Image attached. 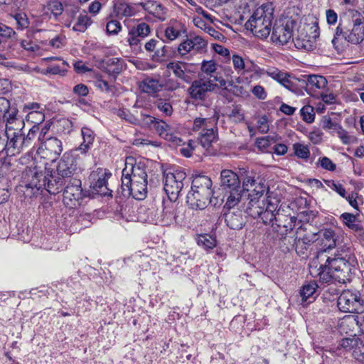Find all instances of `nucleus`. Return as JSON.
Masks as SVG:
<instances>
[{"label": "nucleus", "mask_w": 364, "mask_h": 364, "mask_svg": "<svg viewBox=\"0 0 364 364\" xmlns=\"http://www.w3.org/2000/svg\"><path fill=\"white\" fill-rule=\"evenodd\" d=\"M163 88L168 92H173L181 87V83L178 81V80L173 78H169L165 80L164 82H162Z\"/></svg>", "instance_id": "obj_57"}, {"label": "nucleus", "mask_w": 364, "mask_h": 364, "mask_svg": "<svg viewBox=\"0 0 364 364\" xmlns=\"http://www.w3.org/2000/svg\"><path fill=\"white\" fill-rule=\"evenodd\" d=\"M117 116L127 122L136 125L138 117H135L129 109H120L117 111Z\"/></svg>", "instance_id": "obj_53"}, {"label": "nucleus", "mask_w": 364, "mask_h": 364, "mask_svg": "<svg viewBox=\"0 0 364 364\" xmlns=\"http://www.w3.org/2000/svg\"><path fill=\"white\" fill-rule=\"evenodd\" d=\"M221 186L227 191L240 188L238 176L231 170L225 169L221 171Z\"/></svg>", "instance_id": "obj_27"}, {"label": "nucleus", "mask_w": 364, "mask_h": 364, "mask_svg": "<svg viewBox=\"0 0 364 364\" xmlns=\"http://www.w3.org/2000/svg\"><path fill=\"white\" fill-rule=\"evenodd\" d=\"M175 48L171 46L164 45L163 46L157 48L156 50L151 55V60L156 63H164L168 59L176 57V55H171V52L174 53Z\"/></svg>", "instance_id": "obj_34"}, {"label": "nucleus", "mask_w": 364, "mask_h": 364, "mask_svg": "<svg viewBox=\"0 0 364 364\" xmlns=\"http://www.w3.org/2000/svg\"><path fill=\"white\" fill-rule=\"evenodd\" d=\"M96 87L100 89L101 91L109 93L113 92L112 85H109V83L104 80L102 79H97L95 82Z\"/></svg>", "instance_id": "obj_62"}, {"label": "nucleus", "mask_w": 364, "mask_h": 364, "mask_svg": "<svg viewBox=\"0 0 364 364\" xmlns=\"http://www.w3.org/2000/svg\"><path fill=\"white\" fill-rule=\"evenodd\" d=\"M196 142L193 140H188L187 144H183L179 149V152L185 157H190L196 147Z\"/></svg>", "instance_id": "obj_56"}, {"label": "nucleus", "mask_w": 364, "mask_h": 364, "mask_svg": "<svg viewBox=\"0 0 364 364\" xmlns=\"http://www.w3.org/2000/svg\"><path fill=\"white\" fill-rule=\"evenodd\" d=\"M352 266L350 262L339 255L328 257L318 269V277L322 284H329L333 282L346 283L350 281Z\"/></svg>", "instance_id": "obj_3"}, {"label": "nucleus", "mask_w": 364, "mask_h": 364, "mask_svg": "<svg viewBox=\"0 0 364 364\" xmlns=\"http://www.w3.org/2000/svg\"><path fill=\"white\" fill-rule=\"evenodd\" d=\"M213 183L208 176H196L192 181L191 190L186 196V202L192 209L203 210L213 203Z\"/></svg>", "instance_id": "obj_5"}, {"label": "nucleus", "mask_w": 364, "mask_h": 364, "mask_svg": "<svg viewBox=\"0 0 364 364\" xmlns=\"http://www.w3.org/2000/svg\"><path fill=\"white\" fill-rule=\"evenodd\" d=\"M273 20V9L268 5L257 8L245 23V28L255 36L264 39L271 32Z\"/></svg>", "instance_id": "obj_6"}, {"label": "nucleus", "mask_w": 364, "mask_h": 364, "mask_svg": "<svg viewBox=\"0 0 364 364\" xmlns=\"http://www.w3.org/2000/svg\"><path fill=\"white\" fill-rule=\"evenodd\" d=\"M300 112L304 122L307 123H312L314 121L315 113L313 107L306 105L301 109Z\"/></svg>", "instance_id": "obj_51"}, {"label": "nucleus", "mask_w": 364, "mask_h": 364, "mask_svg": "<svg viewBox=\"0 0 364 364\" xmlns=\"http://www.w3.org/2000/svg\"><path fill=\"white\" fill-rule=\"evenodd\" d=\"M140 88L143 92L154 95L163 89L162 81L159 78L147 77L142 80Z\"/></svg>", "instance_id": "obj_30"}, {"label": "nucleus", "mask_w": 364, "mask_h": 364, "mask_svg": "<svg viewBox=\"0 0 364 364\" xmlns=\"http://www.w3.org/2000/svg\"><path fill=\"white\" fill-rule=\"evenodd\" d=\"M81 185V180L77 177L67 180L63 189V203L67 207L75 208L80 205L84 196Z\"/></svg>", "instance_id": "obj_13"}, {"label": "nucleus", "mask_w": 364, "mask_h": 364, "mask_svg": "<svg viewBox=\"0 0 364 364\" xmlns=\"http://www.w3.org/2000/svg\"><path fill=\"white\" fill-rule=\"evenodd\" d=\"M92 23V20L83 10L77 16L76 22L72 27L75 32L84 33Z\"/></svg>", "instance_id": "obj_36"}, {"label": "nucleus", "mask_w": 364, "mask_h": 364, "mask_svg": "<svg viewBox=\"0 0 364 364\" xmlns=\"http://www.w3.org/2000/svg\"><path fill=\"white\" fill-rule=\"evenodd\" d=\"M194 53H203L206 52L208 41L201 36L196 35L189 38Z\"/></svg>", "instance_id": "obj_38"}, {"label": "nucleus", "mask_w": 364, "mask_h": 364, "mask_svg": "<svg viewBox=\"0 0 364 364\" xmlns=\"http://www.w3.org/2000/svg\"><path fill=\"white\" fill-rule=\"evenodd\" d=\"M16 36V33L11 27L0 22V38L2 42L14 38Z\"/></svg>", "instance_id": "obj_49"}, {"label": "nucleus", "mask_w": 364, "mask_h": 364, "mask_svg": "<svg viewBox=\"0 0 364 364\" xmlns=\"http://www.w3.org/2000/svg\"><path fill=\"white\" fill-rule=\"evenodd\" d=\"M220 87L211 80H206L205 77H199L198 79L192 82L188 89V94L191 99L205 102L209 97L210 93L215 91Z\"/></svg>", "instance_id": "obj_15"}, {"label": "nucleus", "mask_w": 364, "mask_h": 364, "mask_svg": "<svg viewBox=\"0 0 364 364\" xmlns=\"http://www.w3.org/2000/svg\"><path fill=\"white\" fill-rule=\"evenodd\" d=\"M295 239L309 247L318 239V233L306 232V228L302 226L297 229Z\"/></svg>", "instance_id": "obj_35"}, {"label": "nucleus", "mask_w": 364, "mask_h": 364, "mask_svg": "<svg viewBox=\"0 0 364 364\" xmlns=\"http://www.w3.org/2000/svg\"><path fill=\"white\" fill-rule=\"evenodd\" d=\"M40 127L37 125H33L28 131L26 136L22 134V143L23 144L25 149L31 147L39 132Z\"/></svg>", "instance_id": "obj_44"}, {"label": "nucleus", "mask_w": 364, "mask_h": 364, "mask_svg": "<svg viewBox=\"0 0 364 364\" xmlns=\"http://www.w3.org/2000/svg\"><path fill=\"white\" fill-rule=\"evenodd\" d=\"M135 14V9L129 3L118 0L113 6V15L118 18L130 17Z\"/></svg>", "instance_id": "obj_29"}, {"label": "nucleus", "mask_w": 364, "mask_h": 364, "mask_svg": "<svg viewBox=\"0 0 364 364\" xmlns=\"http://www.w3.org/2000/svg\"><path fill=\"white\" fill-rule=\"evenodd\" d=\"M200 75H204L206 80H211L215 82L220 88L227 87V81L218 72V65L213 60H203L200 63Z\"/></svg>", "instance_id": "obj_21"}, {"label": "nucleus", "mask_w": 364, "mask_h": 364, "mask_svg": "<svg viewBox=\"0 0 364 364\" xmlns=\"http://www.w3.org/2000/svg\"><path fill=\"white\" fill-rule=\"evenodd\" d=\"M268 118L266 115H263L257 120V129L262 133L264 134L269 131Z\"/></svg>", "instance_id": "obj_61"}, {"label": "nucleus", "mask_w": 364, "mask_h": 364, "mask_svg": "<svg viewBox=\"0 0 364 364\" xmlns=\"http://www.w3.org/2000/svg\"><path fill=\"white\" fill-rule=\"evenodd\" d=\"M197 243L204 249L210 250L216 246V240L208 234L200 235L197 237Z\"/></svg>", "instance_id": "obj_41"}, {"label": "nucleus", "mask_w": 364, "mask_h": 364, "mask_svg": "<svg viewBox=\"0 0 364 364\" xmlns=\"http://www.w3.org/2000/svg\"><path fill=\"white\" fill-rule=\"evenodd\" d=\"M225 222L232 230H240L246 223V218L239 208H230L224 213Z\"/></svg>", "instance_id": "obj_22"}, {"label": "nucleus", "mask_w": 364, "mask_h": 364, "mask_svg": "<svg viewBox=\"0 0 364 364\" xmlns=\"http://www.w3.org/2000/svg\"><path fill=\"white\" fill-rule=\"evenodd\" d=\"M81 135L82 137V142L77 148V150L82 154H85L90 149L94 142L95 134L91 129L87 127H83L81 129Z\"/></svg>", "instance_id": "obj_33"}, {"label": "nucleus", "mask_w": 364, "mask_h": 364, "mask_svg": "<svg viewBox=\"0 0 364 364\" xmlns=\"http://www.w3.org/2000/svg\"><path fill=\"white\" fill-rule=\"evenodd\" d=\"M110 176L109 171L98 168L90 175V187L101 196H111L112 191L107 188V181Z\"/></svg>", "instance_id": "obj_19"}, {"label": "nucleus", "mask_w": 364, "mask_h": 364, "mask_svg": "<svg viewBox=\"0 0 364 364\" xmlns=\"http://www.w3.org/2000/svg\"><path fill=\"white\" fill-rule=\"evenodd\" d=\"M339 40L359 44L364 40V16L357 11H349L340 17L332 43Z\"/></svg>", "instance_id": "obj_2"}, {"label": "nucleus", "mask_w": 364, "mask_h": 364, "mask_svg": "<svg viewBox=\"0 0 364 364\" xmlns=\"http://www.w3.org/2000/svg\"><path fill=\"white\" fill-rule=\"evenodd\" d=\"M340 219L346 226L351 230L357 232L359 235L364 234V229L362 225L357 222V218L355 215L349 213H344L341 215Z\"/></svg>", "instance_id": "obj_32"}, {"label": "nucleus", "mask_w": 364, "mask_h": 364, "mask_svg": "<svg viewBox=\"0 0 364 364\" xmlns=\"http://www.w3.org/2000/svg\"><path fill=\"white\" fill-rule=\"evenodd\" d=\"M154 128L157 134L165 140L176 145L181 144V139L173 131L171 126L164 120L158 119Z\"/></svg>", "instance_id": "obj_23"}, {"label": "nucleus", "mask_w": 364, "mask_h": 364, "mask_svg": "<svg viewBox=\"0 0 364 364\" xmlns=\"http://www.w3.org/2000/svg\"><path fill=\"white\" fill-rule=\"evenodd\" d=\"M77 11L74 9L66 11L63 16V23L65 27L70 28L73 20L75 17Z\"/></svg>", "instance_id": "obj_63"}, {"label": "nucleus", "mask_w": 364, "mask_h": 364, "mask_svg": "<svg viewBox=\"0 0 364 364\" xmlns=\"http://www.w3.org/2000/svg\"><path fill=\"white\" fill-rule=\"evenodd\" d=\"M327 85L326 79L318 75H310L307 76L306 90L309 91H316L326 87Z\"/></svg>", "instance_id": "obj_37"}, {"label": "nucleus", "mask_w": 364, "mask_h": 364, "mask_svg": "<svg viewBox=\"0 0 364 364\" xmlns=\"http://www.w3.org/2000/svg\"><path fill=\"white\" fill-rule=\"evenodd\" d=\"M103 66L109 75L115 77L124 69V60L119 58H109L104 61Z\"/></svg>", "instance_id": "obj_31"}, {"label": "nucleus", "mask_w": 364, "mask_h": 364, "mask_svg": "<svg viewBox=\"0 0 364 364\" xmlns=\"http://www.w3.org/2000/svg\"><path fill=\"white\" fill-rule=\"evenodd\" d=\"M318 238H321V249L326 252L336 247L338 236L335 230L331 228H323L318 232Z\"/></svg>", "instance_id": "obj_24"}, {"label": "nucleus", "mask_w": 364, "mask_h": 364, "mask_svg": "<svg viewBox=\"0 0 364 364\" xmlns=\"http://www.w3.org/2000/svg\"><path fill=\"white\" fill-rule=\"evenodd\" d=\"M337 306L343 313L361 314L364 311V299L359 291L346 289L339 295Z\"/></svg>", "instance_id": "obj_10"}, {"label": "nucleus", "mask_w": 364, "mask_h": 364, "mask_svg": "<svg viewBox=\"0 0 364 364\" xmlns=\"http://www.w3.org/2000/svg\"><path fill=\"white\" fill-rule=\"evenodd\" d=\"M176 200L169 199L163 203V210L161 215L158 218L151 215L148 217L147 220L150 223H160L161 225L168 226L177 222L178 218L179 208L178 204L175 203ZM148 211L153 215L154 210L149 209Z\"/></svg>", "instance_id": "obj_14"}, {"label": "nucleus", "mask_w": 364, "mask_h": 364, "mask_svg": "<svg viewBox=\"0 0 364 364\" xmlns=\"http://www.w3.org/2000/svg\"><path fill=\"white\" fill-rule=\"evenodd\" d=\"M326 185L336 191L342 198L346 197V191L343 186L333 180H324Z\"/></svg>", "instance_id": "obj_52"}, {"label": "nucleus", "mask_w": 364, "mask_h": 364, "mask_svg": "<svg viewBox=\"0 0 364 364\" xmlns=\"http://www.w3.org/2000/svg\"><path fill=\"white\" fill-rule=\"evenodd\" d=\"M157 36L164 43H170L181 36L187 37V28L186 25L176 20H171L165 25L164 28Z\"/></svg>", "instance_id": "obj_17"}, {"label": "nucleus", "mask_w": 364, "mask_h": 364, "mask_svg": "<svg viewBox=\"0 0 364 364\" xmlns=\"http://www.w3.org/2000/svg\"><path fill=\"white\" fill-rule=\"evenodd\" d=\"M9 136L7 156H16L26 149L22 143V133H21L20 130H18L17 132L9 134Z\"/></svg>", "instance_id": "obj_25"}, {"label": "nucleus", "mask_w": 364, "mask_h": 364, "mask_svg": "<svg viewBox=\"0 0 364 364\" xmlns=\"http://www.w3.org/2000/svg\"><path fill=\"white\" fill-rule=\"evenodd\" d=\"M18 110L15 107H10L5 113L1 116L6 123L11 124V122H17L18 125H24V122L21 119L17 118Z\"/></svg>", "instance_id": "obj_45"}, {"label": "nucleus", "mask_w": 364, "mask_h": 364, "mask_svg": "<svg viewBox=\"0 0 364 364\" xmlns=\"http://www.w3.org/2000/svg\"><path fill=\"white\" fill-rule=\"evenodd\" d=\"M251 91L253 95L258 98L259 100H265L267 98V92L265 91L264 88L261 85H258L253 87Z\"/></svg>", "instance_id": "obj_64"}, {"label": "nucleus", "mask_w": 364, "mask_h": 364, "mask_svg": "<svg viewBox=\"0 0 364 364\" xmlns=\"http://www.w3.org/2000/svg\"><path fill=\"white\" fill-rule=\"evenodd\" d=\"M186 180H187L186 173L182 170L177 169L173 172L164 173V189L169 199L178 198Z\"/></svg>", "instance_id": "obj_11"}, {"label": "nucleus", "mask_w": 364, "mask_h": 364, "mask_svg": "<svg viewBox=\"0 0 364 364\" xmlns=\"http://www.w3.org/2000/svg\"><path fill=\"white\" fill-rule=\"evenodd\" d=\"M25 180L27 181L26 187L37 191L45 189L50 194H57L63 191L67 179L59 175L52 174V171H38L36 166L26 169Z\"/></svg>", "instance_id": "obj_4"}, {"label": "nucleus", "mask_w": 364, "mask_h": 364, "mask_svg": "<svg viewBox=\"0 0 364 364\" xmlns=\"http://www.w3.org/2000/svg\"><path fill=\"white\" fill-rule=\"evenodd\" d=\"M232 60L234 69L238 74H243L245 72L249 70V69L245 70V63L241 56L234 54L232 56Z\"/></svg>", "instance_id": "obj_50"}, {"label": "nucleus", "mask_w": 364, "mask_h": 364, "mask_svg": "<svg viewBox=\"0 0 364 364\" xmlns=\"http://www.w3.org/2000/svg\"><path fill=\"white\" fill-rule=\"evenodd\" d=\"M272 193L267 192L266 199L263 198L251 199L246 209L247 213L253 218H260L264 224H269L276 219L279 200L272 197Z\"/></svg>", "instance_id": "obj_7"}, {"label": "nucleus", "mask_w": 364, "mask_h": 364, "mask_svg": "<svg viewBox=\"0 0 364 364\" xmlns=\"http://www.w3.org/2000/svg\"><path fill=\"white\" fill-rule=\"evenodd\" d=\"M77 162L71 152H65L60 159L57 166V173L62 178L67 179L77 177Z\"/></svg>", "instance_id": "obj_20"}, {"label": "nucleus", "mask_w": 364, "mask_h": 364, "mask_svg": "<svg viewBox=\"0 0 364 364\" xmlns=\"http://www.w3.org/2000/svg\"><path fill=\"white\" fill-rule=\"evenodd\" d=\"M191 52H193V50L190 39L187 36L185 40L178 45L176 50L174 51V54L176 56L178 55L181 58L187 59L188 55Z\"/></svg>", "instance_id": "obj_39"}, {"label": "nucleus", "mask_w": 364, "mask_h": 364, "mask_svg": "<svg viewBox=\"0 0 364 364\" xmlns=\"http://www.w3.org/2000/svg\"><path fill=\"white\" fill-rule=\"evenodd\" d=\"M121 29V23L117 20H110L107 23L106 31L109 35H117Z\"/></svg>", "instance_id": "obj_55"}, {"label": "nucleus", "mask_w": 364, "mask_h": 364, "mask_svg": "<svg viewBox=\"0 0 364 364\" xmlns=\"http://www.w3.org/2000/svg\"><path fill=\"white\" fill-rule=\"evenodd\" d=\"M293 149L295 155L298 158L301 159L306 161H307L309 159L310 151L308 146L301 143H295L293 144Z\"/></svg>", "instance_id": "obj_46"}, {"label": "nucleus", "mask_w": 364, "mask_h": 364, "mask_svg": "<svg viewBox=\"0 0 364 364\" xmlns=\"http://www.w3.org/2000/svg\"><path fill=\"white\" fill-rule=\"evenodd\" d=\"M358 338H346L341 340L337 346L333 347L331 349V352L335 356H343L347 352H351L354 346H356Z\"/></svg>", "instance_id": "obj_28"}, {"label": "nucleus", "mask_w": 364, "mask_h": 364, "mask_svg": "<svg viewBox=\"0 0 364 364\" xmlns=\"http://www.w3.org/2000/svg\"><path fill=\"white\" fill-rule=\"evenodd\" d=\"M158 118L151 116L148 114L141 112L140 117L137 119V124L142 128H154Z\"/></svg>", "instance_id": "obj_43"}, {"label": "nucleus", "mask_w": 364, "mask_h": 364, "mask_svg": "<svg viewBox=\"0 0 364 364\" xmlns=\"http://www.w3.org/2000/svg\"><path fill=\"white\" fill-rule=\"evenodd\" d=\"M320 166L327 171H333L336 169V164L328 157L323 156L318 159Z\"/></svg>", "instance_id": "obj_59"}, {"label": "nucleus", "mask_w": 364, "mask_h": 364, "mask_svg": "<svg viewBox=\"0 0 364 364\" xmlns=\"http://www.w3.org/2000/svg\"><path fill=\"white\" fill-rule=\"evenodd\" d=\"M150 33V26L145 22H140L129 27L127 41L132 48L141 50V41Z\"/></svg>", "instance_id": "obj_18"}, {"label": "nucleus", "mask_w": 364, "mask_h": 364, "mask_svg": "<svg viewBox=\"0 0 364 364\" xmlns=\"http://www.w3.org/2000/svg\"><path fill=\"white\" fill-rule=\"evenodd\" d=\"M189 65V63L186 62L173 60L167 63L166 68L171 70L174 76L178 79L186 82H189L190 77L186 74V71L187 70Z\"/></svg>", "instance_id": "obj_26"}, {"label": "nucleus", "mask_w": 364, "mask_h": 364, "mask_svg": "<svg viewBox=\"0 0 364 364\" xmlns=\"http://www.w3.org/2000/svg\"><path fill=\"white\" fill-rule=\"evenodd\" d=\"M48 9L56 19L63 14L64 10L62 3L57 0L52 1L49 3Z\"/></svg>", "instance_id": "obj_54"}, {"label": "nucleus", "mask_w": 364, "mask_h": 364, "mask_svg": "<svg viewBox=\"0 0 364 364\" xmlns=\"http://www.w3.org/2000/svg\"><path fill=\"white\" fill-rule=\"evenodd\" d=\"M229 196H228L225 208L229 210L230 208L233 209L235 206L238 204L242 197V190L240 188H235L228 191Z\"/></svg>", "instance_id": "obj_40"}, {"label": "nucleus", "mask_w": 364, "mask_h": 364, "mask_svg": "<svg viewBox=\"0 0 364 364\" xmlns=\"http://www.w3.org/2000/svg\"><path fill=\"white\" fill-rule=\"evenodd\" d=\"M317 287L318 285L315 282H310L304 285L302 289L300 290V296L302 301H306L308 299L313 297L314 294L316 293Z\"/></svg>", "instance_id": "obj_42"}, {"label": "nucleus", "mask_w": 364, "mask_h": 364, "mask_svg": "<svg viewBox=\"0 0 364 364\" xmlns=\"http://www.w3.org/2000/svg\"><path fill=\"white\" fill-rule=\"evenodd\" d=\"M352 356L361 364H364V344L359 339L356 346L351 350Z\"/></svg>", "instance_id": "obj_48"}, {"label": "nucleus", "mask_w": 364, "mask_h": 364, "mask_svg": "<svg viewBox=\"0 0 364 364\" xmlns=\"http://www.w3.org/2000/svg\"><path fill=\"white\" fill-rule=\"evenodd\" d=\"M242 176V188L244 191H250L248 197L251 199L261 198L265 192L269 191L265 181L253 171H244Z\"/></svg>", "instance_id": "obj_12"}, {"label": "nucleus", "mask_w": 364, "mask_h": 364, "mask_svg": "<svg viewBox=\"0 0 364 364\" xmlns=\"http://www.w3.org/2000/svg\"><path fill=\"white\" fill-rule=\"evenodd\" d=\"M157 108L166 116H171L173 113V107L170 102L159 100L156 102Z\"/></svg>", "instance_id": "obj_58"}, {"label": "nucleus", "mask_w": 364, "mask_h": 364, "mask_svg": "<svg viewBox=\"0 0 364 364\" xmlns=\"http://www.w3.org/2000/svg\"><path fill=\"white\" fill-rule=\"evenodd\" d=\"M63 142L55 136H50L43 141L37 149V154L40 157L55 161L63 152Z\"/></svg>", "instance_id": "obj_16"}, {"label": "nucleus", "mask_w": 364, "mask_h": 364, "mask_svg": "<svg viewBox=\"0 0 364 364\" xmlns=\"http://www.w3.org/2000/svg\"><path fill=\"white\" fill-rule=\"evenodd\" d=\"M219 114L215 111L211 118L197 117L193 120V130L199 132L198 141L201 146L208 149L217 141V123Z\"/></svg>", "instance_id": "obj_8"}, {"label": "nucleus", "mask_w": 364, "mask_h": 364, "mask_svg": "<svg viewBox=\"0 0 364 364\" xmlns=\"http://www.w3.org/2000/svg\"><path fill=\"white\" fill-rule=\"evenodd\" d=\"M295 21L292 19H284L277 21L272 27V33L271 41L278 46L287 44L291 40L294 43L295 46L299 49H306V43L299 39L293 38V28Z\"/></svg>", "instance_id": "obj_9"}, {"label": "nucleus", "mask_w": 364, "mask_h": 364, "mask_svg": "<svg viewBox=\"0 0 364 364\" xmlns=\"http://www.w3.org/2000/svg\"><path fill=\"white\" fill-rule=\"evenodd\" d=\"M26 119L28 122H31L33 124V125L39 127V124L45 119L43 110L28 112L26 117Z\"/></svg>", "instance_id": "obj_47"}, {"label": "nucleus", "mask_w": 364, "mask_h": 364, "mask_svg": "<svg viewBox=\"0 0 364 364\" xmlns=\"http://www.w3.org/2000/svg\"><path fill=\"white\" fill-rule=\"evenodd\" d=\"M348 203L351 207H353L355 210H359V203L358 200H360V196L359 194L356 192H351V193L347 195L346 197H345Z\"/></svg>", "instance_id": "obj_60"}, {"label": "nucleus", "mask_w": 364, "mask_h": 364, "mask_svg": "<svg viewBox=\"0 0 364 364\" xmlns=\"http://www.w3.org/2000/svg\"><path fill=\"white\" fill-rule=\"evenodd\" d=\"M122 188L136 200H143L147 195V174L145 169L137 165L136 159L126 158L122 171Z\"/></svg>", "instance_id": "obj_1"}]
</instances>
